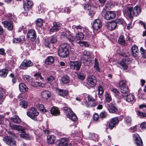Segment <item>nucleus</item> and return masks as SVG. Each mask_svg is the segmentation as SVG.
Here are the masks:
<instances>
[{"instance_id":"obj_1","label":"nucleus","mask_w":146,"mask_h":146,"mask_svg":"<svg viewBox=\"0 0 146 146\" xmlns=\"http://www.w3.org/2000/svg\"><path fill=\"white\" fill-rule=\"evenodd\" d=\"M70 48V47L69 45L65 43L62 44L59 48L58 51V54L62 58L66 57L69 54V52Z\"/></svg>"},{"instance_id":"obj_2","label":"nucleus","mask_w":146,"mask_h":146,"mask_svg":"<svg viewBox=\"0 0 146 146\" xmlns=\"http://www.w3.org/2000/svg\"><path fill=\"white\" fill-rule=\"evenodd\" d=\"M7 17L10 22L5 21L2 22L5 27L7 28L9 30L12 31L13 28V26L11 23L13 21H14L15 17L11 14H9L7 15Z\"/></svg>"},{"instance_id":"obj_3","label":"nucleus","mask_w":146,"mask_h":146,"mask_svg":"<svg viewBox=\"0 0 146 146\" xmlns=\"http://www.w3.org/2000/svg\"><path fill=\"white\" fill-rule=\"evenodd\" d=\"M72 28L74 29V31H75V29H76L77 30H80V31H81L78 32V33L76 34L75 37L76 40H83L84 37V36L82 32L84 31L83 28L80 25L77 26L73 25L72 26Z\"/></svg>"},{"instance_id":"obj_4","label":"nucleus","mask_w":146,"mask_h":146,"mask_svg":"<svg viewBox=\"0 0 146 146\" xmlns=\"http://www.w3.org/2000/svg\"><path fill=\"white\" fill-rule=\"evenodd\" d=\"M64 113L66 116H68L69 118L73 121H76L78 119L75 114L69 108L66 107L64 110Z\"/></svg>"},{"instance_id":"obj_5","label":"nucleus","mask_w":146,"mask_h":146,"mask_svg":"<svg viewBox=\"0 0 146 146\" xmlns=\"http://www.w3.org/2000/svg\"><path fill=\"white\" fill-rule=\"evenodd\" d=\"M28 116L35 121H37L36 117L39 114V112L37 110L33 107H31L30 109V111L27 113Z\"/></svg>"},{"instance_id":"obj_6","label":"nucleus","mask_w":146,"mask_h":146,"mask_svg":"<svg viewBox=\"0 0 146 146\" xmlns=\"http://www.w3.org/2000/svg\"><path fill=\"white\" fill-rule=\"evenodd\" d=\"M3 141L10 146H16V142L15 140L11 137L5 136L3 138Z\"/></svg>"},{"instance_id":"obj_7","label":"nucleus","mask_w":146,"mask_h":146,"mask_svg":"<svg viewBox=\"0 0 146 146\" xmlns=\"http://www.w3.org/2000/svg\"><path fill=\"white\" fill-rule=\"evenodd\" d=\"M96 82L97 80L94 76H90L88 77L87 84L89 87H94L96 85Z\"/></svg>"},{"instance_id":"obj_8","label":"nucleus","mask_w":146,"mask_h":146,"mask_svg":"<svg viewBox=\"0 0 146 146\" xmlns=\"http://www.w3.org/2000/svg\"><path fill=\"white\" fill-rule=\"evenodd\" d=\"M115 16L116 14L115 12L111 11L106 12L104 15V18L107 20L112 19L115 18Z\"/></svg>"},{"instance_id":"obj_9","label":"nucleus","mask_w":146,"mask_h":146,"mask_svg":"<svg viewBox=\"0 0 146 146\" xmlns=\"http://www.w3.org/2000/svg\"><path fill=\"white\" fill-rule=\"evenodd\" d=\"M102 26L101 21L99 19H96L94 21L93 27L94 30L97 31L100 29Z\"/></svg>"},{"instance_id":"obj_10","label":"nucleus","mask_w":146,"mask_h":146,"mask_svg":"<svg viewBox=\"0 0 146 146\" xmlns=\"http://www.w3.org/2000/svg\"><path fill=\"white\" fill-rule=\"evenodd\" d=\"M70 64L71 69L73 70L76 69L77 70H79L81 66V63L77 61H70Z\"/></svg>"},{"instance_id":"obj_11","label":"nucleus","mask_w":146,"mask_h":146,"mask_svg":"<svg viewBox=\"0 0 146 146\" xmlns=\"http://www.w3.org/2000/svg\"><path fill=\"white\" fill-rule=\"evenodd\" d=\"M33 63L29 60H24L21 64L20 67L23 69H26L28 67L32 66Z\"/></svg>"},{"instance_id":"obj_12","label":"nucleus","mask_w":146,"mask_h":146,"mask_svg":"<svg viewBox=\"0 0 146 146\" xmlns=\"http://www.w3.org/2000/svg\"><path fill=\"white\" fill-rule=\"evenodd\" d=\"M27 36L31 41H34L36 37L35 31L33 30H30L27 34Z\"/></svg>"},{"instance_id":"obj_13","label":"nucleus","mask_w":146,"mask_h":146,"mask_svg":"<svg viewBox=\"0 0 146 146\" xmlns=\"http://www.w3.org/2000/svg\"><path fill=\"white\" fill-rule=\"evenodd\" d=\"M23 7L25 11H28L33 5V2L30 0H24Z\"/></svg>"},{"instance_id":"obj_14","label":"nucleus","mask_w":146,"mask_h":146,"mask_svg":"<svg viewBox=\"0 0 146 146\" xmlns=\"http://www.w3.org/2000/svg\"><path fill=\"white\" fill-rule=\"evenodd\" d=\"M53 26L50 31V32H54L58 31L61 26V24L58 22H54L53 23Z\"/></svg>"},{"instance_id":"obj_15","label":"nucleus","mask_w":146,"mask_h":146,"mask_svg":"<svg viewBox=\"0 0 146 146\" xmlns=\"http://www.w3.org/2000/svg\"><path fill=\"white\" fill-rule=\"evenodd\" d=\"M133 137L135 139V143L137 146H142L143 142L141 137L137 134H135L133 135Z\"/></svg>"},{"instance_id":"obj_16","label":"nucleus","mask_w":146,"mask_h":146,"mask_svg":"<svg viewBox=\"0 0 146 146\" xmlns=\"http://www.w3.org/2000/svg\"><path fill=\"white\" fill-rule=\"evenodd\" d=\"M56 137L53 135H48L47 137V143L50 145L54 144Z\"/></svg>"},{"instance_id":"obj_17","label":"nucleus","mask_w":146,"mask_h":146,"mask_svg":"<svg viewBox=\"0 0 146 146\" xmlns=\"http://www.w3.org/2000/svg\"><path fill=\"white\" fill-rule=\"evenodd\" d=\"M119 121V120L117 118H114L112 119L109 123V128L112 129Z\"/></svg>"},{"instance_id":"obj_18","label":"nucleus","mask_w":146,"mask_h":146,"mask_svg":"<svg viewBox=\"0 0 146 146\" xmlns=\"http://www.w3.org/2000/svg\"><path fill=\"white\" fill-rule=\"evenodd\" d=\"M133 7L130 6L127 8V13L129 18L132 19L134 16V14L133 13Z\"/></svg>"},{"instance_id":"obj_19","label":"nucleus","mask_w":146,"mask_h":146,"mask_svg":"<svg viewBox=\"0 0 146 146\" xmlns=\"http://www.w3.org/2000/svg\"><path fill=\"white\" fill-rule=\"evenodd\" d=\"M20 91L23 92H25L27 91L28 89L27 86L23 83H21L19 85Z\"/></svg>"},{"instance_id":"obj_20","label":"nucleus","mask_w":146,"mask_h":146,"mask_svg":"<svg viewBox=\"0 0 146 146\" xmlns=\"http://www.w3.org/2000/svg\"><path fill=\"white\" fill-rule=\"evenodd\" d=\"M119 67L123 70H126L127 68L126 61L125 60H122L119 63Z\"/></svg>"},{"instance_id":"obj_21","label":"nucleus","mask_w":146,"mask_h":146,"mask_svg":"<svg viewBox=\"0 0 146 146\" xmlns=\"http://www.w3.org/2000/svg\"><path fill=\"white\" fill-rule=\"evenodd\" d=\"M22 132V133L20 134L21 137L27 140L31 139L32 138V136L28 133L25 132L23 131Z\"/></svg>"},{"instance_id":"obj_22","label":"nucleus","mask_w":146,"mask_h":146,"mask_svg":"<svg viewBox=\"0 0 146 146\" xmlns=\"http://www.w3.org/2000/svg\"><path fill=\"white\" fill-rule=\"evenodd\" d=\"M58 145L59 146H71V145L68 143L67 141L64 139H62L59 141Z\"/></svg>"},{"instance_id":"obj_23","label":"nucleus","mask_w":146,"mask_h":146,"mask_svg":"<svg viewBox=\"0 0 146 146\" xmlns=\"http://www.w3.org/2000/svg\"><path fill=\"white\" fill-rule=\"evenodd\" d=\"M50 112L53 115L57 116L60 114V111L58 108L56 107H53L50 110Z\"/></svg>"},{"instance_id":"obj_24","label":"nucleus","mask_w":146,"mask_h":146,"mask_svg":"<svg viewBox=\"0 0 146 146\" xmlns=\"http://www.w3.org/2000/svg\"><path fill=\"white\" fill-rule=\"evenodd\" d=\"M124 99L128 102H131L134 101L135 96L131 94H129L126 96H124Z\"/></svg>"},{"instance_id":"obj_25","label":"nucleus","mask_w":146,"mask_h":146,"mask_svg":"<svg viewBox=\"0 0 146 146\" xmlns=\"http://www.w3.org/2000/svg\"><path fill=\"white\" fill-rule=\"evenodd\" d=\"M68 35L67 36V38L70 42H74L76 41V37L74 36H73L70 32V31L67 32Z\"/></svg>"},{"instance_id":"obj_26","label":"nucleus","mask_w":146,"mask_h":146,"mask_svg":"<svg viewBox=\"0 0 146 146\" xmlns=\"http://www.w3.org/2000/svg\"><path fill=\"white\" fill-rule=\"evenodd\" d=\"M108 110L110 113H114L117 111V110L113 104V103H111L109 105Z\"/></svg>"},{"instance_id":"obj_27","label":"nucleus","mask_w":146,"mask_h":146,"mask_svg":"<svg viewBox=\"0 0 146 146\" xmlns=\"http://www.w3.org/2000/svg\"><path fill=\"white\" fill-rule=\"evenodd\" d=\"M50 93L48 91H44L41 93L42 98L45 99H48L50 96Z\"/></svg>"},{"instance_id":"obj_28","label":"nucleus","mask_w":146,"mask_h":146,"mask_svg":"<svg viewBox=\"0 0 146 146\" xmlns=\"http://www.w3.org/2000/svg\"><path fill=\"white\" fill-rule=\"evenodd\" d=\"M10 126L13 129L17 130L19 131H24V128L20 125H18L15 124L10 125Z\"/></svg>"},{"instance_id":"obj_29","label":"nucleus","mask_w":146,"mask_h":146,"mask_svg":"<svg viewBox=\"0 0 146 146\" xmlns=\"http://www.w3.org/2000/svg\"><path fill=\"white\" fill-rule=\"evenodd\" d=\"M133 9L134 11L133 13L134 14V16H137L140 13L141 9L138 6H136L134 7H133Z\"/></svg>"},{"instance_id":"obj_30","label":"nucleus","mask_w":146,"mask_h":146,"mask_svg":"<svg viewBox=\"0 0 146 146\" xmlns=\"http://www.w3.org/2000/svg\"><path fill=\"white\" fill-rule=\"evenodd\" d=\"M57 91L60 96L63 97H64L68 94V91L66 90L58 89Z\"/></svg>"},{"instance_id":"obj_31","label":"nucleus","mask_w":146,"mask_h":146,"mask_svg":"<svg viewBox=\"0 0 146 146\" xmlns=\"http://www.w3.org/2000/svg\"><path fill=\"white\" fill-rule=\"evenodd\" d=\"M54 61V58L52 56L48 57L45 60V63L46 64L50 65L52 64Z\"/></svg>"},{"instance_id":"obj_32","label":"nucleus","mask_w":146,"mask_h":146,"mask_svg":"<svg viewBox=\"0 0 146 146\" xmlns=\"http://www.w3.org/2000/svg\"><path fill=\"white\" fill-rule=\"evenodd\" d=\"M31 84L34 87L40 86L41 87H44L45 86L44 84L43 83L38 82H32Z\"/></svg>"},{"instance_id":"obj_33","label":"nucleus","mask_w":146,"mask_h":146,"mask_svg":"<svg viewBox=\"0 0 146 146\" xmlns=\"http://www.w3.org/2000/svg\"><path fill=\"white\" fill-rule=\"evenodd\" d=\"M11 119L12 121L17 123H19L21 121L19 117L16 115H14L11 118Z\"/></svg>"},{"instance_id":"obj_34","label":"nucleus","mask_w":146,"mask_h":146,"mask_svg":"<svg viewBox=\"0 0 146 146\" xmlns=\"http://www.w3.org/2000/svg\"><path fill=\"white\" fill-rule=\"evenodd\" d=\"M69 82V78L68 76L67 75L64 76L61 79V83L63 84H67Z\"/></svg>"},{"instance_id":"obj_35","label":"nucleus","mask_w":146,"mask_h":146,"mask_svg":"<svg viewBox=\"0 0 146 146\" xmlns=\"http://www.w3.org/2000/svg\"><path fill=\"white\" fill-rule=\"evenodd\" d=\"M8 73V70L5 69H4L0 71V76L3 78L6 77Z\"/></svg>"},{"instance_id":"obj_36","label":"nucleus","mask_w":146,"mask_h":146,"mask_svg":"<svg viewBox=\"0 0 146 146\" xmlns=\"http://www.w3.org/2000/svg\"><path fill=\"white\" fill-rule=\"evenodd\" d=\"M5 92L3 89H0V104L3 101L4 98Z\"/></svg>"},{"instance_id":"obj_37","label":"nucleus","mask_w":146,"mask_h":146,"mask_svg":"<svg viewBox=\"0 0 146 146\" xmlns=\"http://www.w3.org/2000/svg\"><path fill=\"white\" fill-rule=\"evenodd\" d=\"M131 51L134 56H136L138 53V49L137 47L134 46L131 48Z\"/></svg>"},{"instance_id":"obj_38","label":"nucleus","mask_w":146,"mask_h":146,"mask_svg":"<svg viewBox=\"0 0 146 146\" xmlns=\"http://www.w3.org/2000/svg\"><path fill=\"white\" fill-rule=\"evenodd\" d=\"M118 42L119 44H121L122 45H123L125 44V40L123 36L121 35L120 36L118 39Z\"/></svg>"},{"instance_id":"obj_39","label":"nucleus","mask_w":146,"mask_h":146,"mask_svg":"<svg viewBox=\"0 0 146 146\" xmlns=\"http://www.w3.org/2000/svg\"><path fill=\"white\" fill-rule=\"evenodd\" d=\"M97 136L94 133H90L89 134V138L90 139L94 140L96 139L97 138Z\"/></svg>"},{"instance_id":"obj_40","label":"nucleus","mask_w":146,"mask_h":146,"mask_svg":"<svg viewBox=\"0 0 146 146\" xmlns=\"http://www.w3.org/2000/svg\"><path fill=\"white\" fill-rule=\"evenodd\" d=\"M36 23L37 26L40 27L43 25V21L41 19H38L36 21Z\"/></svg>"},{"instance_id":"obj_41","label":"nucleus","mask_w":146,"mask_h":146,"mask_svg":"<svg viewBox=\"0 0 146 146\" xmlns=\"http://www.w3.org/2000/svg\"><path fill=\"white\" fill-rule=\"evenodd\" d=\"M28 105L27 102L25 101H22L20 103V105L22 108H26L27 106Z\"/></svg>"},{"instance_id":"obj_42","label":"nucleus","mask_w":146,"mask_h":146,"mask_svg":"<svg viewBox=\"0 0 146 146\" xmlns=\"http://www.w3.org/2000/svg\"><path fill=\"white\" fill-rule=\"evenodd\" d=\"M105 101L109 102L111 100V95L108 93H106L105 95Z\"/></svg>"},{"instance_id":"obj_43","label":"nucleus","mask_w":146,"mask_h":146,"mask_svg":"<svg viewBox=\"0 0 146 146\" xmlns=\"http://www.w3.org/2000/svg\"><path fill=\"white\" fill-rule=\"evenodd\" d=\"M79 44L82 47H87L89 45V44L87 42L80 41L78 42Z\"/></svg>"},{"instance_id":"obj_44","label":"nucleus","mask_w":146,"mask_h":146,"mask_svg":"<svg viewBox=\"0 0 146 146\" xmlns=\"http://www.w3.org/2000/svg\"><path fill=\"white\" fill-rule=\"evenodd\" d=\"M54 80V78L52 76H50L49 77L47 78L46 80V82L51 84L52 82Z\"/></svg>"},{"instance_id":"obj_45","label":"nucleus","mask_w":146,"mask_h":146,"mask_svg":"<svg viewBox=\"0 0 146 146\" xmlns=\"http://www.w3.org/2000/svg\"><path fill=\"white\" fill-rule=\"evenodd\" d=\"M36 107L40 110L43 111H46V110L44 109V107L43 105L40 104H38L36 105Z\"/></svg>"},{"instance_id":"obj_46","label":"nucleus","mask_w":146,"mask_h":146,"mask_svg":"<svg viewBox=\"0 0 146 146\" xmlns=\"http://www.w3.org/2000/svg\"><path fill=\"white\" fill-rule=\"evenodd\" d=\"M95 61V64L94 66V68L96 69V70L98 71H100V68L98 67V63L97 62V60L96 58H95L94 59Z\"/></svg>"},{"instance_id":"obj_47","label":"nucleus","mask_w":146,"mask_h":146,"mask_svg":"<svg viewBox=\"0 0 146 146\" xmlns=\"http://www.w3.org/2000/svg\"><path fill=\"white\" fill-rule=\"evenodd\" d=\"M121 89V92L123 93H125L128 92V88L126 86L121 87L120 88Z\"/></svg>"},{"instance_id":"obj_48","label":"nucleus","mask_w":146,"mask_h":146,"mask_svg":"<svg viewBox=\"0 0 146 146\" xmlns=\"http://www.w3.org/2000/svg\"><path fill=\"white\" fill-rule=\"evenodd\" d=\"M77 76L78 78L81 80H84L85 78V75L82 73H78L77 74Z\"/></svg>"},{"instance_id":"obj_49","label":"nucleus","mask_w":146,"mask_h":146,"mask_svg":"<svg viewBox=\"0 0 146 146\" xmlns=\"http://www.w3.org/2000/svg\"><path fill=\"white\" fill-rule=\"evenodd\" d=\"M95 98H94L92 96L89 95L88 97V101L92 102L96 100L97 98V96L96 94H95Z\"/></svg>"},{"instance_id":"obj_50","label":"nucleus","mask_w":146,"mask_h":146,"mask_svg":"<svg viewBox=\"0 0 146 146\" xmlns=\"http://www.w3.org/2000/svg\"><path fill=\"white\" fill-rule=\"evenodd\" d=\"M23 39L21 38H14L13 40V42L15 43H19L20 42L23 40H24V38H23Z\"/></svg>"},{"instance_id":"obj_51","label":"nucleus","mask_w":146,"mask_h":146,"mask_svg":"<svg viewBox=\"0 0 146 146\" xmlns=\"http://www.w3.org/2000/svg\"><path fill=\"white\" fill-rule=\"evenodd\" d=\"M125 122L127 124H130L131 122V119L129 116H127L125 119Z\"/></svg>"},{"instance_id":"obj_52","label":"nucleus","mask_w":146,"mask_h":146,"mask_svg":"<svg viewBox=\"0 0 146 146\" xmlns=\"http://www.w3.org/2000/svg\"><path fill=\"white\" fill-rule=\"evenodd\" d=\"M126 81L125 80H122L120 81L119 83V88L121 87H123L126 86Z\"/></svg>"},{"instance_id":"obj_53","label":"nucleus","mask_w":146,"mask_h":146,"mask_svg":"<svg viewBox=\"0 0 146 146\" xmlns=\"http://www.w3.org/2000/svg\"><path fill=\"white\" fill-rule=\"evenodd\" d=\"M98 94H103L104 93V91L102 86L101 85H99L98 87Z\"/></svg>"},{"instance_id":"obj_54","label":"nucleus","mask_w":146,"mask_h":146,"mask_svg":"<svg viewBox=\"0 0 146 146\" xmlns=\"http://www.w3.org/2000/svg\"><path fill=\"white\" fill-rule=\"evenodd\" d=\"M108 114L106 112L103 111L100 114V117L101 118H105L106 117Z\"/></svg>"},{"instance_id":"obj_55","label":"nucleus","mask_w":146,"mask_h":146,"mask_svg":"<svg viewBox=\"0 0 146 146\" xmlns=\"http://www.w3.org/2000/svg\"><path fill=\"white\" fill-rule=\"evenodd\" d=\"M117 25L116 23L114 21H112L110 23V26L111 27V30H112L114 29L117 26Z\"/></svg>"},{"instance_id":"obj_56","label":"nucleus","mask_w":146,"mask_h":146,"mask_svg":"<svg viewBox=\"0 0 146 146\" xmlns=\"http://www.w3.org/2000/svg\"><path fill=\"white\" fill-rule=\"evenodd\" d=\"M50 42L54 44L56 43L57 41L56 38L54 36H52L50 38Z\"/></svg>"},{"instance_id":"obj_57","label":"nucleus","mask_w":146,"mask_h":146,"mask_svg":"<svg viewBox=\"0 0 146 146\" xmlns=\"http://www.w3.org/2000/svg\"><path fill=\"white\" fill-rule=\"evenodd\" d=\"M68 31H67L66 32H60V35L61 36V37H66V38H67V36L68 35V34L67 33V32Z\"/></svg>"},{"instance_id":"obj_58","label":"nucleus","mask_w":146,"mask_h":146,"mask_svg":"<svg viewBox=\"0 0 146 146\" xmlns=\"http://www.w3.org/2000/svg\"><path fill=\"white\" fill-rule=\"evenodd\" d=\"M138 113L139 116L140 118L146 117V114L145 113H143L140 111H138Z\"/></svg>"},{"instance_id":"obj_59","label":"nucleus","mask_w":146,"mask_h":146,"mask_svg":"<svg viewBox=\"0 0 146 146\" xmlns=\"http://www.w3.org/2000/svg\"><path fill=\"white\" fill-rule=\"evenodd\" d=\"M114 21L116 23L117 25V24H120L122 23L123 22V19H118L115 20Z\"/></svg>"},{"instance_id":"obj_60","label":"nucleus","mask_w":146,"mask_h":146,"mask_svg":"<svg viewBox=\"0 0 146 146\" xmlns=\"http://www.w3.org/2000/svg\"><path fill=\"white\" fill-rule=\"evenodd\" d=\"M111 91L117 95L119 94V92L116 88H114L112 89L111 90Z\"/></svg>"},{"instance_id":"obj_61","label":"nucleus","mask_w":146,"mask_h":146,"mask_svg":"<svg viewBox=\"0 0 146 146\" xmlns=\"http://www.w3.org/2000/svg\"><path fill=\"white\" fill-rule=\"evenodd\" d=\"M5 117L4 115H0V124H2L3 123Z\"/></svg>"},{"instance_id":"obj_62","label":"nucleus","mask_w":146,"mask_h":146,"mask_svg":"<svg viewBox=\"0 0 146 146\" xmlns=\"http://www.w3.org/2000/svg\"><path fill=\"white\" fill-rule=\"evenodd\" d=\"M99 117V115L97 113L93 115V119L94 121H97L98 120Z\"/></svg>"},{"instance_id":"obj_63","label":"nucleus","mask_w":146,"mask_h":146,"mask_svg":"<svg viewBox=\"0 0 146 146\" xmlns=\"http://www.w3.org/2000/svg\"><path fill=\"white\" fill-rule=\"evenodd\" d=\"M82 59L84 60L86 62L88 61V55H85V56H81Z\"/></svg>"},{"instance_id":"obj_64","label":"nucleus","mask_w":146,"mask_h":146,"mask_svg":"<svg viewBox=\"0 0 146 146\" xmlns=\"http://www.w3.org/2000/svg\"><path fill=\"white\" fill-rule=\"evenodd\" d=\"M40 74L37 72L34 74V76L36 78V80H37L39 78V77H40Z\"/></svg>"}]
</instances>
